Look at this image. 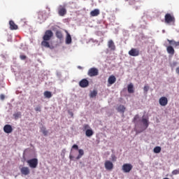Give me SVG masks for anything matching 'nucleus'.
<instances>
[{"mask_svg": "<svg viewBox=\"0 0 179 179\" xmlns=\"http://www.w3.org/2000/svg\"><path fill=\"white\" fill-rule=\"evenodd\" d=\"M141 122L143 123L144 129H147L148 127H149V120L146 118H143Z\"/></svg>", "mask_w": 179, "mask_h": 179, "instance_id": "obj_20", "label": "nucleus"}, {"mask_svg": "<svg viewBox=\"0 0 179 179\" xmlns=\"http://www.w3.org/2000/svg\"><path fill=\"white\" fill-rule=\"evenodd\" d=\"M3 131L5 134H12L13 131V129L12 128V126L10 124H6L3 127Z\"/></svg>", "mask_w": 179, "mask_h": 179, "instance_id": "obj_11", "label": "nucleus"}, {"mask_svg": "<svg viewBox=\"0 0 179 179\" xmlns=\"http://www.w3.org/2000/svg\"><path fill=\"white\" fill-rule=\"evenodd\" d=\"M35 111H38L39 113H41V106H37L35 108Z\"/></svg>", "mask_w": 179, "mask_h": 179, "instance_id": "obj_35", "label": "nucleus"}, {"mask_svg": "<svg viewBox=\"0 0 179 179\" xmlns=\"http://www.w3.org/2000/svg\"><path fill=\"white\" fill-rule=\"evenodd\" d=\"M166 51H167L168 54H170V55H173L176 52L174 48H173V46H171V45L167 46Z\"/></svg>", "mask_w": 179, "mask_h": 179, "instance_id": "obj_17", "label": "nucleus"}, {"mask_svg": "<svg viewBox=\"0 0 179 179\" xmlns=\"http://www.w3.org/2000/svg\"><path fill=\"white\" fill-rule=\"evenodd\" d=\"M66 13V4L59 6L58 8V14L59 16H65Z\"/></svg>", "mask_w": 179, "mask_h": 179, "instance_id": "obj_6", "label": "nucleus"}, {"mask_svg": "<svg viewBox=\"0 0 179 179\" xmlns=\"http://www.w3.org/2000/svg\"><path fill=\"white\" fill-rule=\"evenodd\" d=\"M94 134V132H93V130H92V129H87L85 131V135H86V136H88V137L92 136V135Z\"/></svg>", "mask_w": 179, "mask_h": 179, "instance_id": "obj_25", "label": "nucleus"}, {"mask_svg": "<svg viewBox=\"0 0 179 179\" xmlns=\"http://www.w3.org/2000/svg\"><path fill=\"white\" fill-rule=\"evenodd\" d=\"M127 90L129 93H134V85L132 84H129L128 85Z\"/></svg>", "mask_w": 179, "mask_h": 179, "instance_id": "obj_29", "label": "nucleus"}, {"mask_svg": "<svg viewBox=\"0 0 179 179\" xmlns=\"http://www.w3.org/2000/svg\"><path fill=\"white\" fill-rule=\"evenodd\" d=\"M38 17L40 20H45V13L44 12H39Z\"/></svg>", "mask_w": 179, "mask_h": 179, "instance_id": "obj_23", "label": "nucleus"}, {"mask_svg": "<svg viewBox=\"0 0 179 179\" xmlns=\"http://www.w3.org/2000/svg\"><path fill=\"white\" fill-rule=\"evenodd\" d=\"M89 128H90V126H89V124H84L83 127V130L87 131V129H90Z\"/></svg>", "mask_w": 179, "mask_h": 179, "instance_id": "obj_33", "label": "nucleus"}, {"mask_svg": "<svg viewBox=\"0 0 179 179\" xmlns=\"http://www.w3.org/2000/svg\"><path fill=\"white\" fill-rule=\"evenodd\" d=\"M0 99L1 100H5V95L3 94L0 95Z\"/></svg>", "mask_w": 179, "mask_h": 179, "instance_id": "obj_38", "label": "nucleus"}, {"mask_svg": "<svg viewBox=\"0 0 179 179\" xmlns=\"http://www.w3.org/2000/svg\"><path fill=\"white\" fill-rule=\"evenodd\" d=\"M125 110L126 108L125 106H124V105H120L117 108V110L118 111V113H125Z\"/></svg>", "mask_w": 179, "mask_h": 179, "instance_id": "obj_24", "label": "nucleus"}, {"mask_svg": "<svg viewBox=\"0 0 179 179\" xmlns=\"http://www.w3.org/2000/svg\"><path fill=\"white\" fill-rule=\"evenodd\" d=\"M20 172L22 176H29L30 174V169L27 166H24L20 169Z\"/></svg>", "mask_w": 179, "mask_h": 179, "instance_id": "obj_13", "label": "nucleus"}, {"mask_svg": "<svg viewBox=\"0 0 179 179\" xmlns=\"http://www.w3.org/2000/svg\"><path fill=\"white\" fill-rule=\"evenodd\" d=\"M27 163L31 169H36L38 166V159L37 158H33L27 161Z\"/></svg>", "mask_w": 179, "mask_h": 179, "instance_id": "obj_3", "label": "nucleus"}, {"mask_svg": "<svg viewBox=\"0 0 179 179\" xmlns=\"http://www.w3.org/2000/svg\"><path fill=\"white\" fill-rule=\"evenodd\" d=\"M56 37L59 38V40H62L64 36L62 35V32L61 31H56Z\"/></svg>", "mask_w": 179, "mask_h": 179, "instance_id": "obj_28", "label": "nucleus"}, {"mask_svg": "<svg viewBox=\"0 0 179 179\" xmlns=\"http://www.w3.org/2000/svg\"><path fill=\"white\" fill-rule=\"evenodd\" d=\"M69 115H70L71 117H73V113L69 112Z\"/></svg>", "mask_w": 179, "mask_h": 179, "instance_id": "obj_41", "label": "nucleus"}, {"mask_svg": "<svg viewBox=\"0 0 179 179\" xmlns=\"http://www.w3.org/2000/svg\"><path fill=\"white\" fill-rule=\"evenodd\" d=\"M100 15V10L96 8L90 12V16L94 17L96 16H99Z\"/></svg>", "mask_w": 179, "mask_h": 179, "instance_id": "obj_16", "label": "nucleus"}, {"mask_svg": "<svg viewBox=\"0 0 179 179\" xmlns=\"http://www.w3.org/2000/svg\"><path fill=\"white\" fill-rule=\"evenodd\" d=\"M66 43L71 44V43H72V37H71V34H69L68 31H66Z\"/></svg>", "mask_w": 179, "mask_h": 179, "instance_id": "obj_22", "label": "nucleus"}, {"mask_svg": "<svg viewBox=\"0 0 179 179\" xmlns=\"http://www.w3.org/2000/svg\"><path fill=\"white\" fill-rule=\"evenodd\" d=\"M160 106H162L164 107L165 106H167V103H169V100L167 99L166 97L162 96L159 99V100Z\"/></svg>", "mask_w": 179, "mask_h": 179, "instance_id": "obj_12", "label": "nucleus"}, {"mask_svg": "<svg viewBox=\"0 0 179 179\" xmlns=\"http://www.w3.org/2000/svg\"><path fill=\"white\" fill-rule=\"evenodd\" d=\"M79 86L80 87H87L89 86V80L86 78H83L79 82Z\"/></svg>", "mask_w": 179, "mask_h": 179, "instance_id": "obj_10", "label": "nucleus"}, {"mask_svg": "<svg viewBox=\"0 0 179 179\" xmlns=\"http://www.w3.org/2000/svg\"><path fill=\"white\" fill-rule=\"evenodd\" d=\"M53 36H54V33L52 32V31L46 30L43 36V41L41 42L42 47L52 50L54 47H52V45H51V44L50 43V40L52 38Z\"/></svg>", "mask_w": 179, "mask_h": 179, "instance_id": "obj_1", "label": "nucleus"}, {"mask_svg": "<svg viewBox=\"0 0 179 179\" xmlns=\"http://www.w3.org/2000/svg\"><path fill=\"white\" fill-rule=\"evenodd\" d=\"M139 54V49L137 48H131L129 51V55H130V57H138Z\"/></svg>", "mask_w": 179, "mask_h": 179, "instance_id": "obj_8", "label": "nucleus"}, {"mask_svg": "<svg viewBox=\"0 0 179 179\" xmlns=\"http://www.w3.org/2000/svg\"><path fill=\"white\" fill-rule=\"evenodd\" d=\"M141 121V120H139V115H136L133 119V122L135 124V127H138L139 125V122Z\"/></svg>", "mask_w": 179, "mask_h": 179, "instance_id": "obj_19", "label": "nucleus"}, {"mask_svg": "<svg viewBox=\"0 0 179 179\" xmlns=\"http://www.w3.org/2000/svg\"><path fill=\"white\" fill-rule=\"evenodd\" d=\"M167 41L169 44H170V45H173L175 48L178 47V41H176L174 40H169V39H167Z\"/></svg>", "mask_w": 179, "mask_h": 179, "instance_id": "obj_21", "label": "nucleus"}, {"mask_svg": "<svg viewBox=\"0 0 179 179\" xmlns=\"http://www.w3.org/2000/svg\"><path fill=\"white\" fill-rule=\"evenodd\" d=\"M154 153H160L162 152V148L160 146H157L153 150Z\"/></svg>", "mask_w": 179, "mask_h": 179, "instance_id": "obj_31", "label": "nucleus"}, {"mask_svg": "<svg viewBox=\"0 0 179 179\" xmlns=\"http://www.w3.org/2000/svg\"><path fill=\"white\" fill-rule=\"evenodd\" d=\"M143 90L145 93L149 91V86L145 85L143 88Z\"/></svg>", "mask_w": 179, "mask_h": 179, "instance_id": "obj_37", "label": "nucleus"}, {"mask_svg": "<svg viewBox=\"0 0 179 179\" xmlns=\"http://www.w3.org/2000/svg\"><path fill=\"white\" fill-rule=\"evenodd\" d=\"M177 62H173L171 64V68H174V66H177Z\"/></svg>", "mask_w": 179, "mask_h": 179, "instance_id": "obj_34", "label": "nucleus"}, {"mask_svg": "<svg viewBox=\"0 0 179 179\" xmlns=\"http://www.w3.org/2000/svg\"><path fill=\"white\" fill-rule=\"evenodd\" d=\"M20 59L24 60V59H26V58H27V57L24 55H21L20 56Z\"/></svg>", "mask_w": 179, "mask_h": 179, "instance_id": "obj_36", "label": "nucleus"}, {"mask_svg": "<svg viewBox=\"0 0 179 179\" xmlns=\"http://www.w3.org/2000/svg\"><path fill=\"white\" fill-rule=\"evenodd\" d=\"M74 149L75 150H78V155L76 157V160H79V159H81L82 156H83V155H85V151L83 149H79V146H78V145L74 144L72 148H71V150Z\"/></svg>", "mask_w": 179, "mask_h": 179, "instance_id": "obj_2", "label": "nucleus"}, {"mask_svg": "<svg viewBox=\"0 0 179 179\" xmlns=\"http://www.w3.org/2000/svg\"><path fill=\"white\" fill-rule=\"evenodd\" d=\"M43 94L46 99H51L52 97V94L50 91H45Z\"/></svg>", "mask_w": 179, "mask_h": 179, "instance_id": "obj_26", "label": "nucleus"}, {"mask_svg": "<svg viewBox=\"0 0 179 179\" xmlns=\"http://www.w3.org/2000/svg\"><path fill=\"white\" fill-rule=\"evenodd\" d=\"M87 75L90 78L97 76H99V69L97 68L92 67L88 70Z\"/></svg>", "mask_w": 179, "mask_h": 179, "instance_id": "obj_4", "label": "nucleus"}, {"mask_svg": "<svg viewBox=\"0 0 179 179\" xmlns=\"http://www.w3.org/2000/svg\"><path fill=\"white\" fill-rule=\"evenodd\" d=\"M115 82H117V78H115V76L114 75L110 76L108 79V83H109L110 85H114Z\"/></svg>", "mask_w": 179, "mask_h": 179, "instance_id": "obj_14", "label": "nucleus"}, {"mask_svg": "<svg viewBox=\"0 0 179 179\" xmlns=\"http://www.w3.org/2000/svg\"><path fill=\"white\" fill-rule=\"evenodd\" d=\"M104 166L105 169H106L108 171H111V170L114 169V164H113V162L108 160L105 162Z\"/></svg>", "mask_w": 179, "mask_h": 179, "instance_id": "obj_9", "label": "nucleus"}, {"mask_svg": "<svg viewBox=\"0 0 179 179\" xmlns=\"http://www.w3.org/2000/svg\"><path fill=\"white\" fill-rule=\"evenodd\" d=\"M178 47H179V41H178Z\"/></svg>", "mask_w": 179, "mask_h": 179, "instance_id": "obj_42", "label": "nucleus"}, {"mask_svg": "<svg viewBox=\"0 0 179 179\" xmlns=\"http://www.w3.org/2000/svg\"><path fill=\"white\" fill-rule=\"evenodd\" d=\"M41 131L42 132V134H43V135L45 136H47V135H48V131H47V129H45V127H43L41 129Z\"/></svg>", "mask_w": 179, "mask_h": 179, "instance_id": "obj_30", "label": "nucleus"}, {"mask_svg": "<svg viewBox=\"0 0 179 179\" xmlns=\"http://www.w3.org/2000/svg\"><path fill=\"white\" fill-rule=\"evenodd\" d=\"M9 24H10V30H17V25L13 22V20H10L9 21Z\"/></svg>", "mask_w": 179, "mask_h": 179, "instance_id": "obj_18", "label": "nucleus"}, {"mask_svg": "<svg viewBox=\"0 0 179 179\" xmlns=\"http://www.w3.org/2000/svg\"><path fill=\"white\" fill-rule=\"evenodd\" d=\"M69 159H70V160H72V159H73V155H69Z\"/></svg>", "mask_w": 179, "mask_h": 179, "instance_id": "obj_40", "label": "nucleus"}, {"mask_svg": "<svg viewBox=\"0 0 179 179\" xmlns=\"http://www.w3.org/2000/svg\"><path fill=\"white\" fill-rule=\"evenodd\" d=\"M176 73H178V75H179V67L176 68Z\"/></svg>", "mask_w": 179, "mask_h": 179, "instance_id": "obj_39", "label": "nucleus"}, {"mask_svg": "<svg viewBox=\"0 0 179 179\" xmlns=\"http://www.w3.org/2000/svg\"><path fill=\"white\" fill-rule=\"evenodd\" d=\"M13 117L15 118V120H17L18 118H20V117H22V114L20 113V112H17L13 114Z\"/></svg>", "mask_w": 179, "mask_h": 179, "instance_id": "obj_32", "label": "nucleus"}, {"mask_svg": "<svg viewBox=\"0 0 179 179\" xmlns=\"http://www.w3.org/2000/svg\"><path fill=\"white\" fill-rule=\"evenodd\" d=\"M96 96H97V90H94L93 91L90 92V97H91V99H94V97H96Z\"/></svg>", "mask_w": 179, "mask_h": 179, "instance_id": "obj_27", "label": "nucleus"}, {"mask_svg": "<svg viewBox=\"0 0 179 179\" xmlns=\"http://www.w3.org/2000/svg\"><path fill=\"white\" fill-rule=\"evenodd\" d=\"M132 164H124L122 166V170L123 173H129L132 170Z\"/></svg>", "mask_w": 179, "mask_h": 179, "instance_id": "obj_7", "label": "nucleus"}, {"mask_svg": "<svg viewBox=\"0 0 179 179\" xmlns=\"http://www.w3.org/2000/svg\"><path fill=\"white\" fill-rule=\"evenodd\" d=\"M108 47L111 51H115V45L114 44V41H113V40H110L108 42Z\"/></svg>", "mask_w": 179, "mask_h": 179, "instance_id": "obj_15", "label": "nucleus"}, {"mask_svg": "<svg viewBox=\"0 0 179 179\" xmlns=\"http://www.w3.org/2000/svg\"><path fill=\"white\" fill-rule=\"evenodd\" d=\"M165 23H173L174 24V23H176V18L174 16L171 15V14L166 13L165 15Z\"/></svg>", "mask_w": 179, "mask_h": 179, "instance_id": "obj_5", "label": "nucleus"}]
</instances>
